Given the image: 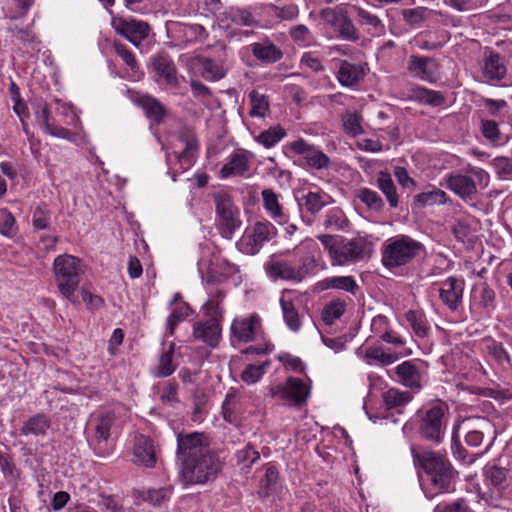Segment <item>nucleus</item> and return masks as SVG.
I'll list each match as a JSON object with an SVG mask.
<instances>
[{
    "instance_id": "nucleus-62",
    "label": "nucleus",
    "mask_w": 512,
    "mask_h": 512,
    "mask_svg": "<svg viewBox=\"0 0 512 512\" xmlns=\"http://www.w3.org/2000/svg\"><path fill=\"white\" fill-rule=\"evenodd\" d=\"M113 49L132 71H136L138 69V63L134 54L123 43L120 41H114Z\"/></svg>"
},
{
    "instance_id": "nucleus-8",
    "label": "nucleus",
    "mask_w": 512,
    "mask_h": 512,
    "mask_svg": "<svg viewBox=\"0 0 512 512\" xmlns=\"http://www.w3.org/2000/svg\"><path fill=\"white\" fill-rule=\"evenodd\" d=\"M212 199L215 205L216 221L220 233L225 238H231L232 234L242 224L240 211L235 205L232 195L226 190L213 192Z\"/></svg>"
},
{
    "instance_id": "nucleus-9",
    "label": "nucleus",
    "mask_w": 512,
    "mask_h": 512,
    "mask_svg": "<svg viewBox=\"0 0 512 512\" xmlns=\"http://www.w3.org/2000/svg\"><path fill=\"white\" fill-rule=\"evenodd\" d=\"M210 442L203 432L178 433L177 435V461L181 464L203 454L211 453Z\"/></svg>"
},
{
    "instance_id": "nucleus-7",
    "label": "nucleus",
    "mask_w": 512,
    "mask_h": 512,
    "mask_svg": "<svg viewBox=\"0 0 512 512\" xmlns=\"http://www.w3.org/2000/svg\"><path fill=\"white\" fill-rule=\"evenodd\" d=\"M460 431L464 432L465 443L473 448L485 444L484 452L492 446L497 436L495 425L486 417H472L463 421L454 428L453 440L459 437Z\"/></svg>"
},
{
    "instance_id": "nucleus-6",
    "label": "nucleus",
    "mask_w": 512,
    "mask_h": 512,
    "mask_svg": "<svg viewBox=\"0 0 512 512\" xmlns=\"http://www.w3.org/2000/svg\"><path fill=\"white\" fill-rule=\"evenodd\" d=\"M424 250L421 242L407 236L400 235L391 238L382 253V263L386 268L392 269L410 263Z\"/></svg>"
},
{
    "instance_id": "nucleus-29",
    "label": "nucleus",
    "mask_w": 512,
    "mask_h": 512,
    "mask_svg": "<svg viewBox=\"0 0 512 512\" xmlns=\"http://www.w3.org/2000/svg\"><path fill=\"white\" fill-rule=\"evenodd\" d=\"M137 102L144 110L148 119L152 120L156 124L163 122L166 116V109L158 99L146 94L140 96Z\"/></svg>"
},
{
    "instance_id": "nucleus-1",
    "label": "nucleus",
    "mask_w": 512,
    "mask_h": 512,
    "mask_svg": "<svg viewBox=\"0 0 512 512\" xmlns=\"http://www.w3.org/2000/svg\"><path fill=\"white\" fill-rule=\"evenodd\" d=\"M410 450L414 462L430 477L433 487L440 492L450 491L455 471L448 458L431 450L417 451L414 447H411Z\"/></svg>"
},
{
    "instance_id": "nucleus-26",
    "label": "nucleus",
    "mask_w": 512,
    "mask_h": 512,
    "mask_svg": "<svg viewBox=\"0 0 512 512\" xmlns=\"http://www.w3.org/2000/svg\"><path fill=\"white\" fill-rule=\"evenodd\" d=\"M193 336L211 348H215L221 337V326L219 322L209 320L196 323L193 327Z\"/></svg>"
},
{
    "instance_id": "nucleus-51",
    "label": "nucleus",
    "mask_w": 512,
    "mask_h": 512,
    "mask_svg": "<svg viewBox=\"0 0 512 512\" xmlns=\"http://www.w3.org/2000/svg\"><path fill=\"white\" fill-rule=\"evenodd\" d=\"M291 39L300 47H309L315 43V37L305 25H297L290 29Z\"/></svg>"
},
{
    "instance_id": "nucleus-4",
    "label": "nucleus",
    "mask_w": 512,
    "mask_h": 512,
    "mask_svg": "<svg viewBox=\"0 0 512 512\" xmlns=\"http://www.w3.org/2000/svg\"><path fill=\"white\" fill-rule=\"evenodd\" d=\"M319 259L314 251H309L303 255L298 265L287 260L271 258L265 264V271L273 279L300 283L308 276L316 274Z\"/></svg>"
},
{
    "instance_id": "nucleus-10",
    "label": "nucleus",
    "mask_w": 512,
    "mask_h": 512,
    "mask_svg": "<svg viewBox=\"0 0 512 512\" xmlns=\"http://www.w3.org/2000/svg\"><path fill=\"white\" fill-rule=\"evenodd\" d=\"M269 395L294 407H302L309 398L310 387L300 378L289 377L285 383L269 387Z\"/></svg>"
},
{
    "instance_id": "nucleus-58",
    "label": "nucleus",
    "mask_w": 512,
    "mask_h": 512,
    "mask_svg": "<svg viewBox=\"0 0 512 512\" xmlns=\"http://www.w3.org/2000/svg\"><path fill=\"white\" fill-rule=\"evenodd\" d=\"M509 471L497 465L488 466L485 470L486 479L495 487H503L507 481Z\"/></svg>"
},
{
    "instance_id": "nucleus-48",
    "label": "nucleus",
    "mask_w": 512,
    "mask_h": 512,
    "mask_svg": "<svg viewBox=\"0 0 512 512\" xmlns=\"http://www.w3.org/2000/svg\"><path fill=\"white\" fill-rule=\"evenodd\" d=\"M417 101L430 106H441L445 103V97L438 91L424 87H416L413 91Z\"/></svg>"
},
{
    "instance_id": "nucleus-19",
    "label": "nucleus",
    "mask_w": 512,
    "mask_h": 512,
    "mask_svg": "<svg viewBox=\"0 0 512 512\" xmlns=\"http://www.w3.org/2000/svg\"><path fill=\"white\" fill-rule=\"evenodd\" d=\"M179 140L184 143V149L176 154V159L183 171L189 169L195 162L199 151V141L190 128H183L179 132Z\"/></svg>"
},
{
    "instance_id": "nucleus-52",
    "label": "nucleus",
    "mask_w": 512,
    "mask_h": 512,
    "mask_svg": "<svg viewBox=\"0 0 512 512\" xmlns=\"http://www.w3.org/2000/svg\"><path fill=\"white\" fill-rule=\"evenodd\" d=\"M270 362L266 361L260 365L249 364L241 373V379L248 385L257 383L266 373Z\"/></svg>"
},
{
    "instance_id": "nucleus-2",
    "label": "nucleus",
    "mask_w": 512,
    "mask_h": 512,
    "mask_svg": "<svg viewBox=\"0 0 512 512\" xmlns=\"http://www.w3.org/2000/svg\"><path fill=\"white\" fill-rule=\"evenodd\" d=\"M52 270L61 296L73 305H78L76 291L84 273L81 260L69 254L59 255L54 259Z\"/></svg>"
},
{
    "instance_id": "nucleus-16",
    "label": "nucleus",
    "mask_w": 512,
    "mask_h": 512,
    "mask_svg": "<svg viewBox=\"0 0 512 512\" xmlns=\"http://www.w3.org/2000/svg\"><path fill=\"white\" fill-rule=\"evenodd\" d=\"M151 66L155 75L171 87H178L179 76L172 57L165 51H160L151 57Z\"/></svg>"
},
{
    "instance_id": "nucleus-43",
    "label": "nucleus",
    "mask_w": 512,
    "mask_h": 512,
    "mask_svg": "<svg viewBox=\"0 0 512 512\" xmlns=\"http://www.w3.org/2000/svg\"><path fill=\"white\" fill-rule=\"evenodd\" d=\"M405 318L418 337L424 338L428 335L429 325L423 311L409 310Z\"/></svg>"
},
{
    "instance_id": "nucleus-39",
    "label": "nucleus",
    "mask_w": 512,
    "mask_h": 512,
    "mask_svg": "<svg viewBox=\"0 0 512 512\" xmlns=\"http://www.w3.org/2000/svg\"><path fill=\"white\" fill-rule=\"evenodd\" d=\"M322 289H337L356 294L358 284L352 276H334L320 282Z\"/></svg>"
},
{
    "instance_id": "nucleus-18",
    "label": "nucleus",
    "mask_w": 512,
    "mask_h": 512,
    "mask_svg": "<svg viewBox=\"0 0 512 512\" xmlns=\"http://www.w3.org/2000/svg\"><path fill=\"white\" fill-rule=\"evenodd\" d=\"M133 462L145 468H153L157 462L156 447L154 441L142 434L134 437Z\"/></svg>"
},
{
    "instance_id": "nucleus-13",
    "label": "nucleus",
    "mask_w": 512,
    "mask_h": 512,
    "mask_svg": "<svg viewBox=\"0 0 512 512\" xmlns=\"http://www.w3.org/2000/svg\"><path fill=\"white\" fill-rule=\"evenodd\" d=\"M273 229L274 227L269 222H256L245 231L238 243L239 249L248 255L256 254L271 238Z\"/></svg>"
},
{
    "instance_id": "nucleus-21",
    "label": "nucleus",
    "mask_w": 512,
    "mask_h": 512,
    "mask_svg": "<svg viewBox=\"0 0 512 512\" xmlns=\"http://www.w3.org/2000/svg\"><path fill=\"white\" fill-rule=\"evenodd\" d=\"M395 374L398 382L404 387L413 392L422 390L423 372L413 361L407 360L399 364L395 368Z\"/></svg>"
},
{
    "instance_id": "nucleus-50",
    "label": "nucleus",
    "mask_w": 512,
    "mask_h": 512,
    "mask_svg": "<svg viewBox=\"0 0 512 512\" xmlns=\"http://www.w3.org/2000/svg\"><path fill=\"white\" fill-rule=\"evenodd\" d=\"M175 351V343L171 342L167 351H165L160 359L157 367L156 376L168 377L175 371V365L173 364V355Z\"/></svg>"
},
{
    "instance_id": "nucleus-38",
    "label": "nucleus",
    "mask_w": 512,
    "mask_h": 512,
    "mask_svg": "<svg viewBox=\"0 0 512 512\" xmlns=\"http://www.w3.org/2000/svg\"><path fill=\"white\" fill-rule=\"evenodd\" d=\"M115 421V414L112 411H104L95 418L94 440L98 443L106 442L110 437V430Z\"/></svg>"
},
{
    "instance_id": "nucleus-45",
    "label": "nucleus",
    "mask_w": 512,
    "mask_h": 512,
    "mask_svg": "<svg viewBox=\"0 0 512 512\" xmlns=\"http://www.w3.org/2000/svg\"><path fill=\"white\" fill-rule=\"evenodd\" d=\"M348 224V219L342 209L334 207L327 211L324 216L323 225L327 230L339 231Z\"/></svg>"
},
{
    "instance_id": "nucleus-53",
    "label": "nucleus",
    "mask_w": 512,
    "mask_h": 512,
    "mask_svg": "<svg viewBox=\"0 0 512 512\" xmlns=\"http://www.w3.org/2000/svg\"><path fill=\"white\" fill-rule=\"evenodd\" d=\"M367 360H375L383 366L390 365L398 359L396 353L386 352L382 347H369L365 351Z\"/></svg>"
},
{
    "instance_id": "nucleus-23",
    "label": "nucleus",
    "mask_w": 512,
    "mask_h": 512,
    "mask_svg": "<svg viewBox=\"0 0 512 512\" xmlns=\"http://www.w3.org/2000/svg\"><path fill=\"white\" fill-rule=\"evenodd\" d=\"M366 71L362 64L351 63L342 60L336 72V78L343 87L353 88L359 85L365 78Z\"/></svg>"
},
{
    "instance_id": "nucleus-17",
    "label": "nucleus",
    "mask_w": 512,
    "mask_h": 512,
    "mask_svg": "<svg viewBox=\"0 0 512 512\" xmlns=\"http://www.w3.org/2000/svg\"><path fill=\"white\" fill-rule=\"evenodd\" d=\"M290 149L295 154L301 155L306 165L311 168L320 170L329 166V157L324 152L316 149L314 146L308 144L303 139H298L291 142Z\"/></svg>"
},
{
    "instance_id": "nucleus-42",
    "label": "nucleus",
    "mask_w": 512,
    "mask_h": 512,
    "mask_svg": "<svg viewBox=\"0 0 512 512\" xmlns=\"http://www.w3.org/2000/svg\"><path fill=\"white\" fill-rule=\"evenodd\" d=\"M280 306L283 313V319L290 330L297 332L301 328V319L292 301L284 296L280 299Z\"/></svg>"
},
{
    "instance_id": "nucleus-25",
    "label": "nucleus",
    "mask_w": 512,
    "mask_h": 512,
    "mask_svg": "<svg viewBox=\"0 0 512 512\" xmlns=\"http://www.w3.org/2000/svg\"><path fill=\"white\" fill-rule=\"evenodd\" d=\"M52 420L45 413H37L24 421L20 428V435L44 437L51 428Z\"/></svg>"
},
{
    "instance_id": "nucleus-59",
    "label": "nucleus",
    "mask_w": 512,
    "mask_h": 512,
    "mask_svg": "<svg viewBox=\"0 0 512 512\" xmlns=\"http://www.w3.org/2000/svg\"><path fill=\"white\" fill-rule=\"evenodd\" d=\"M429 10L426 7L408 8L402 11L404 21L411 25H418L428 18Z\"/></svg>"
},
{
    "instance_id": "nucleus-12",
    "label": "nucleus",
    "mask_w": 512,
    "mask_h": 512,
    "mask_svg": "<svg viewBox=\"0 0 512 512\" xmlns=\"http://www.w3.org/2000/svg\"><path fill=\"white\" fill-rule=\"evenodd\" d=\"M232 339L238 342H253L262 334L261 318L256 313L236 317L230 327Z\"/></svg>"
},
{
    "instance_id": "nucleus-41",
    "label": "nucleus",
    "mask_w": 512,
    "mask_h": 512,
    "mask_svg": "<svg viewBox=\"0 0 512 512\" xmlns=\"http://www.w3.org/2000/svg\"><path fill=\"white\" fill-rule=\"evenodd\" d=\"M225 17L237 26L249 27L256 24L253 14L246 8L231 6L226 10Z\"/></svg>"
},
{
    "instance_id": "nucleus-27",
    "label": "nucleus",
    "mask_w": 512,
    "mask_h": 512,
    "mask_svg": "<svg viewBox=\"0 0 512 512\" xmlns=\"http://www.w3.org/2000/svg\"><path fill=\"white\" fill-rule=\"evenodd\" d=\"M251 51L253 56L264 64L276 63L283 57L282 50L267 38L253 43Z\"/></svg>"
},
{
    "instance_id": "nucleus-34",
    "label": "nucleus",
    "mask_w": 512,
    "mask_h": 512,
    "mask_svg": "<svg viewBox=\"0 0 512 512\" xmlns=\"http://www.w3.org/2000/svg\"><path fill=\"white\" fill-rule=\"evenodd\" d=\"M226 294L223 290H216L213 292L209 299L203 304V314L209 318V320L220 322L223 318V309L221 303L223 302Z\"/></svg>"
},
{
    "instance_id": "nucleus-64",
    "label": "nucleus",
    "mask_w": 512,
    "mask_h": 512,
    "mask_svg": "<svg viewBox=\"0 0 512 512\" xmlns=\"http://www.w3.org/2000/svg\"><path fill=\"white\" fill-rule=\"evenodd\" d=\"M160 401L163 405L174 406L179 402L178 384L176 382H168L162 389Z\"/></svg>"
},
{
    "instance_id": "nucleus-44",
    "label": "nucleus",
    "mask_w": 512,
    "mask_h": 512,
    "mask_svg": "<svg viewBox=\"0 0 512 512\" xmlns=\"http://www.w3.org/2000/svg\"><path fill=\"white\" fill-rule=\"evenodd\" d=\"M415 201L422 206L444 205L451 203V198L441 189L422 192L415 196Z\"/></svg>"
},
{
    "instance_id": "nucleus-57",
    "label": "nucleus",
    "mask_w": 512,
    "mask_h": 512,
    "mask_svg": "<svg viewBox=\"0 0 512 512\" xmlns=\"http://www.w3.org/2000/svg\"><path fill=\"white\" fill-rule=\"evenodd\" d=\"M345 312V303L342 301H331L324 308L322 318L324 322L328 325L333 324L337 319H339Z\"/></svg>"
},
{
    "instance_id": "nucleus-15",
    "label": "nucleus",
    "mask_w": 512,
    "mask_h": 512,
    "mask_svg": "<svg viewBox=\"0 0 512 512\" xmlns=\"http://www.w3.org/2000/svg\"><path fill=\"white\" fill-rule=\"evenodd\" d=\"M444 185L465 202L473 200L477 194L474 177L460 172L446 175Z\"/></svg>"
},
{
    "instance_id": "nucleus-14",
    "label": "nucleus",
    "mask_w": 512,
    "mask_h": 512,
    "mask_svg": "<svg viewBox=\"0 0 512 512\" xmlns=\"http://www.w3.org/2000/svg\"><path fill=\"white\" fill-rule=\"evenodd\" d=\"M365 241L361 238L346 239L340 237L336 249L332 252L334 265H347L364 259Z\"/></svg>"
},
{
    "instance_id": "nucleus-61",
    "label": "nucleus",
    "mask_w": 512,
    "mask_h": 512,
    "mask_svg": "<svg viewBox=\"0 0 512 512\" xmlns=\"http://www.w3.org/2000/svg\"><path fill=\"white\" fill-rule=\"evenodd\" d=\"M235 457L238 464L249 468L260 458V454L251 445H246L236 452Z\"/></svg>"
},
{
    "instance_id": "nucleus-11",
    "label": "nucleus",
    "mask_w": 512,
    "mask_h": 512,
    "mask_svg": "<svg viewBox=\"0 0 512 512\" xmlns=\"http://www.w3.org/2000/svg\"><path fill=\"white\" fill-rule=\"evenodd\" d=\"M111 26L117 34L137 48L150 33V26L147 22L134 18L114 17Z\"/></svg>"
},
{
    "instance_id": "nucleus-40",
    "label": "nucleus",
    "mask_w": 512,
    "mask_h": 512,
    "mask_svg": "<svg viewBox=\"0 0 512 512\" xmlns=\"http://www.w3.org/2000/svg\"><path fill=\"white\" fill-rule=\"evenodd\" d=\"M248 96L251 105L249 115L251 117L265 118L270 114L268 96L259 93L257 90H252Z\"/></svg>"
},
{
    "instance_id": "nucleus-24",
    "label": "nucleus",
    "mask_w": 512,
    "mask_h": 512,
    "mask_svg": "<svg viewBox=\"0 0 512 512\" xmlns=\"http://www.w3.org/2000/svg\"><path fill=\"white\" fill-rule=\"evenodd\" d=\"M250 161L245 152L232 153L219 171L220 178L243 176L249 171Z\"/></svg>"
},
{
    "instance_id": "nucleus-33",
    "label": "nucleus",
    "mask_w": 512,
    "mask_h": 512,
    "mask_svg": "<svg viewBox=\"0 0 512 512\" xmlns=\"http://www.w3.org/2000/svg\"><path fill=\"white\" fill-rule=\"evenodd\" d=\"M376 184L379 190L385 195L392 208L398 207L399 197L392 176L387 171H380L377 174Z\"/></svg>"
},
{
    "instance_id": "nucleus-60",
    "label": "nucleus",
    "mask_w": 512,
    "mask_h": 512,
    "mask_svg": "<svg viewBox=\"0 0 512 512\" xmlns=\"http://www.w3.org/2000/svg\"><path fill=\"white\" fill-rule=\"evenodd\" d=\"M16 221L11 212L7 209H0V233L7 237L16 234Z\"/></svg>"
},
{
    "instance_id": "nucleus-20",
    "label": "nucleus",
    "mask_w": 512,
    "mask_h": 512,
    "mask_svg": "<svg viewBox=\"0 0 512 512\" xmlns=\"http://www.w3.org/2000/svg\"><path fill=\"white\" fill-rule=\"evenodd\" d=\"M464 285V280L456 276H450L442 282L439 297L450 310H457L461 304Z\"/></svg>"
},
{
    "instance_id": "nucleus-30",
    "label": "nucleus",
    "mask_w": 512,
    "mask_h": 512,
    "mask_svg": "<svg viewBox=\"0 0 512 512\" xmlns=\"http://www.w3.org/2000/svg\"><path fill=\"white\" fill-rule=\"evenodd\" d=\"M332 201L333 199L325 192L309 191L301 197L300 206L311 215H316Z\"/></svg>"
},
{
    "instance_id": "nucleus-55",
    "label": "nucleus",
    "mask_w": 512,
    "mask_h": 512,
    "mask_svg": "<svg viewBox=\"0 0 512 512\" xmlns=\"http://www.w3.org/2000/svg\"><path fill=\"white\" fill-rule=\"evenodd\" d=\"M358 198L370 210L380 211L384 206V202L378 193L369 188H361L358 192Z\"/></svg>"
},
{
    "instance_id": "nucleus-56",
    "label": "nucleus",
    "mask_w": 512,
    "mask_h": 512,
    "mask_svg": "<svg viewBox=\"0 0 512 512\" xmlns=\"http://www.w3.org/2000/svg\"><path fill=\"white\" fill-rule=\"evenodd\" d=\"M237 397L236 390L230 389L226 394L225 400L222 405V414L225 421L234 423L236 421V409H237Z\"/></svg>"
},
{
    "instance_id": "nucleus-31",
    "label": "nucleus",
    "mask_w": 512,
    "mask_h": 512,
    "mask_svg": "<svg viewBox=\"0 0 512 512\" xmlns=\"http://www.w3.org/2000/svg\"><path fill=\"white\" fill-rule=\"evenodd\" d=\"M357 21L360 25L367 27V31L373 35H382L385 33L383 21L368 10L355 6Z\"/></svg>"
},
{
    "instance_id": "nucleus-32",
    "label": "nucleus",
    "mask_w": 512,
    "mask_h": 512,
    "mask_svg": "<svg viewBox=\"0 0 512 512\" xmlns=\"http://www.w3.org/2000/svg\"><path fill=\"white\" fill-rule=\"evenodd\" d=\"M482 75L487 82H498L505 77L506 67L498 54H492L486 59Z\"/></svg>"
},
{
    "instance_id": "nucleus-47",
    "label": "nucleus",
    "mask_w": 512,
    "mask_h": 512,
    "mask_svg": "<svg viewBox=\"0 0 512 512\" xmlns=\"http://www.w3.org/2000/svg\"><path fill=\"white\" fill-rule=\"evenodd\" d=\"M362 116L357 112H346L342 116L343 129L351 137H356L364 133L362 127Z\"/></svg>"
},
{
    "instance_id": "nucleus-46",
    "label": "nucleus",
    "mask_w": 512,
    "mask_h": 512,
    "mask_svg": "<svg viewBox=\"0 0 512 512\" xmlns=\"http://www.w3.org/2000/svg\"><path fill=\"white\" fill-rule=\"evenodd\" d=\"M285 136V129L277 125L262 131L259 135L255 136L254 139L265 148H271L280 142Z\"/></svg>"
},
{
    "instance_id": "nucleus-54",
    "label": "nucleus",
    "mask_w": 512,
    "mask_h": 512,
    "mask_svg": "<svg viewBox=\"0 0 512 512\" xmlns=\"http://www.w3.org/2000/svg\"><path fill=\"white\" fill-rule=\"evenodd\" d=\"M51 222V212L47 205L40 204L35 207L32 213V225L36 230L49 228Z\"/></svg>"
},
{
    "instance_id": "nucleus-28",
    "label": "nucleus",
    "mask_w": 512,
    "mask_h": 512,
    "mask_svg": "<svg viewBox=\"0 0 512 512\" xmlns=\"http://www.w3.org/2000/svg\"><path fill=\"white\" fill-rule=\"evenodd\" d=\"M172 487L165 486L159 488H147L142 490H136L134 496L143 501L147 502L152 506L159 507L167 503L172 495Z\"/></svg>"
},
{
    "instance_id": "nucleus-49",
    "label": "nucleus",
    "mask_w": 512,
    "mask_h": 512,
    "mask_svg": "<svg viewBox=\"0 0 512 512\" xmlns=\"http://www.w3.org/2000/svg\"><path fill=\"white\" fill-rule=\"evenodd\" d=\"M279 473L274 466H268L265 470V475L260 481L258 493L262 497H268L276 488L278 483Z\"/></svg>"
},
{
    "instance_id": "nucleus-3",
    "label": "nucleus",
    "mask_w": 512,
    "mask_h": 512,
    "mask_svg": "<svg viewBox=\"0 0 512 512\" xmlns=\"http://www.w3.org/2000/svg\"><path fill=\"white\" fill-rule=\"evenodd\" d=\"M449 407L441 400L429 401L417 411L418 432L422 438L440 443L448 421Z\"/></svg>"
},
{
    "instance_id": "nucleus-35",
    "label": "nucleus",
    "mask_w": 512,
    "mask_h": 512,
    "mask_svg": "<svg viewBox=\"0 0 512 512\" xmlns=\"http://www.w3.org/2000/svg\"><path fill=\"white\" fill-rule=\"evenodd\" d=\"M382 400L387 409H395L409 404L413 400V394L410 391L389 388L382 393Z\"/></svg>"
},
{
    "instance_id": "nucleus-63",
    "label": "nucleus",
    "mask_w": 512,
    "mask_h": 512,
    "mask_svg": "<svg viewBox=\"0 0 512 512\" xmlns=\"http://www.w3.org/2000/svg\"><path fill=\"white\" fill-rule=\"evenodd\" d=\"M340 37L348 41H357L360 38L359 31L348 17H344L338 25Z\"/></svg>"
},
{
    "instance_id": "nucleus-22",
    "label": "nucleus",
    "mask_w": 512,
    "mask_h": 512,
    "mask_svg": "<svg viewBox=\"0 0 512 512\" xmlns=\"http://www.w3.org/2000/svg\"><path fill=\"white\" fill-rule=\"evenodd\" d=\"M407 69L422 81L434 83L437 81V62L430 57L411 55L408 59Z\"/></svg>"
},
{
    "instance_id": "nucleus-36",
    "label": "nucleus",
    "mask_w": 512,
    "mask_h": 512,
    "mask_svg": "<svg viewBox=\"0 0 512 512\" xmlns=\"http://www.w3.org/2000/svg\"><path fill=\"white\" fill-rule=\"evenodd\" d=\"M263 207L266 212L279 224L283 223L284 213L282 205L279 202V196L272 189H264L261 192Z\"/></svg>"
},
{
    "instance_id": "nucleus-5",
    "label": "nucleus",
    "mask_w": 512,
    "mask_h": 512,
    "mask_svg": "<svg viewBox=\"0 0 512 512\" xmlns=\"http://www.w3.org/2000/svg\"><path fill=\"white\" fill-rule=\"evenodd\" d=\"M178 478L184 486L214 481L222 469L219 457L211 452L181 463Z\"/></svg>"
},
{
    "instance_id": "nucleus-37",
    "label": "nucleus",
    "mask_w": 512,
    "mask_h": 512,
    "mask_svg": "<svg viewBox=\"0 0 512 512\" xmlns=\"http://www.w3.org/2000/svg\"><path fill=\"white\" fill-rule=\"evenodd\" d=\"M193 63L201 67V76L208 81H218L225 76L223 67L210 58L197 56Z\"/></svg>"
}]
</instances>
